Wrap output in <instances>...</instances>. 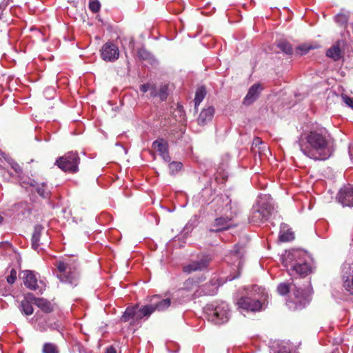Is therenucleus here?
Listing matches in <instances>:
<instances>
[{
    "label": "nucleus",
    "instance_id": "obj_1",
    "mask_svg": "<svg viewBox=\"0 0 353 353\" xmlns=\"http://www.w3.org/2000/svg\"><path fill=\"white\" fill-rule=\"evenodd\" d=\"M296 143L304 155L315 161L326 160L334 152V139L323 127L301 134Z\"/></svg>",
    "mask_w": 353,
    "mask_h": 353
},
{
    "label": "nucleus",
    "instance_id": "obj_2",
    "mask_svg": "<svg viewBox=\"0 0 353 353\" xmlns=\"http://www.w3.org/2000/svg\"><path fill=\"white\" fill-rule=\"evenodd\" d=\"M282 261L291 276H305L312 272V258L303 250L292 249L285 252Z\"/></svg>",
    "mask_w": 353,
    "mask_h": 353
},
{
    "label": "nucleus",
    "instance_id": "obj_3",
    "mask_svg": "<svg viewBox=\"0 0 353 353\" xmlns=\"http://www.w3.org/2000/svg\"><path fill=\"white\" fill-rule=\"evenodd\" d=\"M268 299L265 289L258 285L252 288L250 294L239 299V307L245 311L258 312L263 309Z\"/></svg>",
    "mask_w": 353,
    "mask_h": 353
},
{
    "label": "nucleus",
    "instance_id": "obj_4",
    "mask_svg": "<svg viewBox=\"0 0 353 353\" xmlns=\"http://www.w3.org/2000/svg\"><path fill=\"white\" fill-rule=\"evenodd\" d=\"M290 289L293 290L295 300L294 302H288L289 307H293L294 310H301L305 307L310 301L309 290L299 288L296 284L292 283L290 284L281 283L277 287L279 294L283 296L287 294Z\"/></svg>",
    "mask_w": 353,
    "mask_h": 353
},
{
    "label": "nucleus",
    "instance_id": "obj_5",
    "mask_svg": "<svg viewBox=\"0 0 353 353\" xmlns=\"http://www.w3.org/2000/svg\"><path fill=\"white\" fill-rule=\"evenodd\" d=\"M273 210L270 196L268 195L260 196L256 204L252 209L249 221L256 225L263 223L269 219Z\"/></svg>",
    "mask_w": 353,
    "mask_h": 353
},
{
    "label": "nucleus",
    "instance_id": "obj_6",
    "mask_svg": "<svg viewBox=\"0 0 353 353\" xmlns=\"http://www.w3.org/2000/svg\"><path fill=\"white\" fill-rule=\"evenodd\" d=\"M205 316L214 324L221 325L227 322L230 318L228 305L225 302H214L204 307Z\"/></svg>",
    "mask_w": 353,
    "mask_h": 353
},
{
    "label": "nucleus",
    "instance_id": "obj_7",
    "mask_svg": "<svg viewBox=\"0 0 353 353\" xmlns=\"http://www.w3.org/2000/svg\"><path fill=\"white\" fill-rule=\"evenodd\" d=\"M203 290H199V281L193 279H187L183 288L178 290L176 292L177 297H182L183 299L180 303L189 301L192 299H196L203 296V294H209L210 292H204Z\"/></svg>",
    "mask_w": 353,
    "mask_h": 353
},
{
    "label": "nucleus",
    "instance_id": "obj_8",
    "mask_svg": "<svg viewBox=\"0 0 353 353\" xmlns=\"http://www.w3.org/2000/svg\"><path fill=\"white\" fill-rule=\"evenodd\" d=\"M54 265L59 272L57 276L61 282L77 285V273L74 265L65 261H58Z\"/></svg>",
    "mask_w": 353,
    "mask_h": 353
},
{
    "label": "nucleus",
    "instance_id": "obj_9",
    "mask_svg": "<svg viewBox=\"0 0 353 353\" xmlns=\"http://www.w3.org/2000/svg\"><path fill=\"white\" fill-rule=\"evenodd\" d=\"M79 157L77 152H69L64 156L59 157L55 164L64 172H76L78 171Z\"/></svg>",
    "mask_w": 353,
    "mask_h": 353
},
{
    "label": "nucleus",
    "instance_id": "obj_10",
    "mask_svg": "<svg viewBox=\"0 0 353 353\" xmlns=\"http://www.w3.org/2000/svg\"><path fill=\"white\" fill-rule=\"evenodd\" d=\"M171 301L170 299H162L158 295L153 296L150 299V303L144 305L147 309V316H149L154 311H163L168 309L170 305Z\"/></svg>",
    "mask_w": 353,
    "mask_h": 353
},
{
    "label": "nucleus",
    "instance_id": "obj_11",
    "mask_svg": "<svg viewBox=\"0 0 353 353\" xmlns=\"http://www.w3.org/2000/svg\"><path fill=\"white\" fill-rule=\"evenodd\" d=\"M101 57L105 61L114 62L119 57V50L117 45L107 42L101 49Z\"/></svg>",
    "mask_w": 353,
    "mask_h": 353
},
{
    "label": "nucleus",
    "instance_id": "obj_12",
    "mask_svg": "<svg viewBox=\"0 0 353 353\" xmlns=\"http://www.w3.org/2000/svg\"><path fill=\"white\" fill-rule=\"evenodd\" d=\"M211 261L209 256H203L196 261H192L190 263L185 265L183 268L184 272L191 274L197 271H202L205 270Z\"/></svg>",
    "mask_w": 353,
    "mask_h": 353
},
{
    "label": "nucleus",
    "instance_id": "obj_13",
    "mask_svg": "<svg viewBox=\"0 0 353 353\" xmlns=\"http://www.w3.org/2000/svg\"><path fill=\"white\" fill-rule=\"evenodd\" d=\"M145 311L148 310L147 309H145L144 306L141 307H139L138 306L132 307H128L122 315L121 320L123 322H127L130 319L138 321L145 316H147Z\"/></svg>",
    "mask_w": 353,
    "mask_h": 353
},
{
    "label": "nucleus",
    "instance_id": "obj_14",
    "mask_svg": "<svg viewBox=\"0 0 353 353\" xmlns=\"http://www.w3.org/2000/svg\"><path fill=\"white\" fill-rule=\"evenodd\" d=\"M337 198L343 206H353V188L350 185L342 188Z\"/></svg>",
    "mask_w": 353,
    "mask_h": 353
},
{
    "label": "nucleus",
    "instance_id": "obj_15",
    "mask_svg": "<svg viewBox=\"0 0 353 353\" xmlns=\"http://www.w3.org/2000/svg\"><path fill=\"white\" fill-rule=\"evenodd\" d=\"M263 90L261 84L255 83L252 85L243 99V104L250 105L253 103L259 97V94Z\"/></svg>",
    "mask_w": 353,
    "mask_h": 353
},
{
    "label": "nucleus",
    "instance_id": "obj_16",
    "mask_svg": "<svg viewBox=\"0 0 353 353\" xmlns=\"http://www.w3.org/2000/svg\"><path fill=\"white\" fill-rule=\"evenodd\" d=\"M152 148L159 153L165 161L169 162L170 161L171 159L168 154V145L165 140L154 141L152 143Z\"/></svg>",
    "mask_w": 353,
    "mask_h": 353
},
{
    "label": "nucleus",
    "instance_id": "obj_17",
    "mask_svg": "<svg viewBox=\"0 0 353 353\" xmlns=\"http://www.w3.org/2000/svg\"><path fill=\"white\" fill-rule=\"evenodd\" d=\"M23 283L30 290H35L38 288L37 278L36 274L31 270L23 272Z\"/></svg>",
    "mask_w": 353,
    "mask_h": 353
},
{
    "label": "nucleus",
    "instance_id": "obj_18",
    "mask_svg": "<svg viewBox=\"0 0 353 353\" xmlns=\"http://www.w3.org/2000/svg\"><path fill=\"white\" fill-rule=\"evenodd\" d=\"M231 219L228 217H219L214 220V223L210 229V232H218L227 230L231 227Z\"/></svg>",
    "mask_w": 353,
    "mask_h": 353
},
{
    "label": "nucleus",
    "instance_id": "obj_19",
    "mask_svg": "<svg viewBox=\"0 0 353 353\" xmlns=\"http://www.w3.org/2000/svg\"><path fill=\"white\" fill-rule=\"evenodd\" d=\"M28 297L43 312L48 313L52 311V305L48 300L43 298H36L32 294H28Z\"/></svg>",
    "mask_w": 353,
    "mask_h": 353
},
{
    "label": "nucleus",
    "instance_id": "obj_20",
    "mask_svg": "<svg viewBox=\"0 0 353 353\" xmlns=\"http://www.w3.org/2000/svg\"><path fill=\"white\" fill-rule=\"evenodd\" d=\"M214 114V108L212 106H208V108L203 109L197 119L198 124L200 125H205L212 119Z\"/></svg>",
    "mask_w": 353,
    "mask_h": 353
},
{
    "label": "nucleus",
    "instance_id": "obj_21",
    "mask_svg": "<svg viewBox=\"0 0 353 353\" xmlns=\"http://www.w3.org/2000/svg\"><path fill=\"white\" fill-rule=\"evenodd\" d=\"M243 254V250L241 247L236 245L234 249L231 252V257L234 259V265H235L239 270L242 266V256Z\"/></svg>",
    "mask_w": 353,
    "mask_h": 353
},
{
    "label": "nucleus",
    "instance_id": "obj_22",
    "mask_svg": "<svg viewBox=\"0 0 353 353\" xmlns=\"http://www.w3.org/2000/svg\"><path fill=\"white\" fill-rule=\"evenodd\" d=\"M43 228L41 225H36L34 228V232L32 236V248L34 250H38L39 248V240Z\"/></svg>",
    "mask_w": 353,
    "mask_h": 353
},
{
    "label": "nucleus",
    "instance_id": "obj_23",
    "mask_svg": "<svg viewBox=\"0 0 353 353\" xmlns=\"http://www.w3.org/2000/svg\"><path fill=\"white\" fill-rule=\"evenodd\" d=\"M294 239V233L288 228V226L285 223H282L281 225V230L279 233V239L283 242H288Z\"/></svg>",
    "mask_w": 353,
    "mask_h": 353
},
{
    "label": "nucleus",
    "instance_id": "obj_24",
    "mask_svg": "<svg viewBox=\"0 0 353 353\" xmlns=\"http://www.w3.org/2000/svg\"><path fill=\"white\" fill-rule=\"evenodd\" d=\"M327 56L334 61H338L342 57V52L340 48V43L337 42L329 48L326 53Z\"/></svg>",
    "mask_w": 353,
    "mask_h": 353
},
{
    "label": "nucleus",
    "instance_id": "obj_25",
    "mask_svg": "<svg viewBox=\"0 0 353 353\" xmlns=\"http://www.w3.org/2000/svg\"><path fill=\"white\" fill-rule=\"evenodd\" d=\"M203 290L204 292H210L209 294H203V296H212L216 293L218 287L215 283L210 281L209 283H205L202 285H199V290Z\"/></svg>",
    "mask_w": 353,
    "mask_h": 353
},
{
    "label": "nucleus",
    "instance_id": "obj_26",
    "mask_svg": "<svg viewBox=\"0 0 353 353\" xmlns=\"http://www.w3.org/2000/svg\"><path fill=\"white\" fill-rule=\"evenodd\" d=\"M349 19L348 12L342 10L334 17L335 22L340 26L345 28Z\"/></svg>",
    "mask_w": 353,
    "mask_h": 353
},
{
    "label": "nucleus",
    "instance_id": "obj_27",
    "mask_svg": "<svg viewBox=\"0 0 353 353\" xmlns=\"http://www.w3.org/2000/svg\"><path fill=\"white\" fill-rule=\"evenodd\" d=\"M343 287L351 295H353V270L349 276H343Z\"/></svg>",
    "mask_w": 353,
    "mask_h": 353
},
{
    "label": "nucleus",
    "instance_id": "obj_28",
    "mask_svg": "<svg viewBox=\"0 0 353 353\" xmlns=\"http://www.w3.org/2000/svg\"><path fill=\"white\" fill-rule=\"evenodd\" d=\"M206 94L205 88L203 86H201L197 88L194 97L195 108L199 105L201 102L203 100Z\"/></svg>",
    "mask_w": 353,
    "mask_h": 353
},
{
    "label": "nucleus",
    "instance_id": "obj_29",
    "mask_svg": "<svg viewBox=\"0 0 353 353\" xmlns=\"http://www.w3.org/2000/svg\"><path fill=\"white\" fill-rule=\"evenodd\" d=\"M277 46L282 52L287 54H291L293 52L292 46L285 40L279 41Z\"/></svg>",
    "mask_w": 353,
    "mask_h": 353
},
{
    "label": "nucleus",
    "instance_id": "obj_30",
    "mask_svg": "<svg viewBox=\"0 0 353 353\" xmlns=\"http://www.w3.org/2000/svg\"><path fill=\"white\" fill-rule=\"evenodd\" d=\"M20 310L22 313L28 316L33 313L32 305L27 299H25L21 301L20 305Z\"/></svg>",
    "mask_w": 353,
    "mask_h": 353
},
{
    "label": "nucleus",
    "instance_id": "obj_31",
    "mask_svg": "<svg viewBox=\"0 0 353 353\" xmlns=\"http://www.w3.org/2000/svg\"><path fill=\"white\" fill-rule=\"evenodd\" d=\"M140 90L143 93H145L146 92L150 90V95L152 97L157 96V90H156V87H155L154 85H152V84H150V83L143 84V85H141L140 86Z\"/></svg>",
    "mask_w": 353,
    "mask_h": 353
},
{
    "label": "nucleus",
    "instance_id": "obj_32",
    "mask_svg": "<svg viewBox=\"0 0 353 353\" xmlns=\"http://www.w3.org/2000/svg\"><path fill=\"white\" fill-rule=\"evenodd\" d=\"M314 47L308 43H303L296 47V53L299 55L305 54L310 50L314 49Z\"/></svg>",
    "mask_w": 353,
    "mask_h": 353
},
{
    "label": "nucleus",
    "instance_id": "obj_33",
    "mask_svg": "<svg viewBox=\"0 0 353 353\" xmlns=\"http://www.w3.org/2000/svg\"><path fill=\"white\" fill-rule=\"evenodd\" d=\"M37 192L43 198H47L49 196L50 191L48 190L45 183L37 187Z\"/></svg>",
    "mask_w": 353,
    "mask_h": 353
},
{
    "label": "nucleus",
    "instance_id": "obj_34",
    "mask_svg": "<svg viewBox=\"0 0 353 353\" xmlns=\"http://www.w3.org/2000/svg\"><path fill=\"white\" fill-rule=\"evenodd\" d=\"M182 163L180 162L173 161L169 164V170L171 174H175L182 168Z\"/></svg>",
    "mask_w": 353,
    "mask_h": 353
},
{
    "label": "nucleus",
    "instance_id": "obj_35",
    "mask_svg": "<svg viewBox=\"0 0 353 353\" xmlns=\"http://www.w3.org/2000/svg\"><path fill=\"white\" fill-rule=\"evenodd\" d=\"M168 85H161L159 88V92L157 93V95L159 97L161 100H165L168 97Z\"/></svg>",
    "mask_w": 353,
    "mask_h": 353
},
{
    "label": "nucleus",
    "instance_id": "obj_36",
    "mask_svg": "<svg viewBox=\"0 0 353 353\" xmlns=\"http://www.w3.org/2000/svg\"><path fill=\"white\" fill-rule=\"evenodd\" d=\"M43 353H58L57 346L52 343H46L43 347Z\"/></svg>",
    "mask_w": 353,
    "mask_h": 353
},
{
    "label": "nucleus",
    "instance_id": "obj_37",
    "mask_svg": "<svg viewBox=\"0 0 353 353\" xmlns=\"http://www.w3.org/2000/svg\"><path fill=\"white\" fill-rule=\"evenodd\" d=\"M100 6V3L98 0L91 1L89 3V8L94 13L99 10Z\"/></svg>",
    "mask_w": 353,
    "mask_h": 353
},
{
    "label": "nucleus",
    "instance_id": "obj_38",
    "mask_svg": "<svg viewBox=\"0 0 353 353\" xmlns=\"http://www.w3.org/2000/svg\"><path fill=\"white\" fill-rule=\"evenodd\" d=\"M8 162L16 173L21 174L22 172L21 168L17 162L14 161L12 159H8Z\"/></svg>",
    "mask_w": 353,
    "mask_h": 353
},
{
    "label": "nucleus",
    "instance_id": "obj_39",
    "mask_svg": "<svg viewBox=\"0 0 353 353\" xmlns=\"http://www.w3.org/2000/svg\"><path fill=\"white\" fill-rule=\"evenodd\" d=\"M17 279V271L14 269H12L10 274L7 276V281L10 284H12Z\"/></svg>",
    "mask_w": 353,
    "mask_h": 353
},
{
    "label": "nucleus",
    "instance_id": "obj_40",
    "mask_svg": "<svg viewBox=\"0 0 353 353\" xmlns=\"http://www.w3.org/2000/svg\"><path fill=\"white\" fill-rule=\"evenodd\" d=\"M341 98L343 101L350 108L353 109V98H351L345 94H342Z\"/></svg>",
    "mask_w": 353,
    "mask_h": 353
},
{
    "label": "nucleus",
    "instance_id": "obj_41",
    "mask_svg": "<svg viewBox=\"0 0 353 353\" xmlns=\"http://www.w3.org/2000/svg\"><path fill=\"white\" fill-rule=\"evenodd\" d=\"M261 144H262V141L260 138L256 137L254 139V140L253 141V145H254L255 147H256L257 145H261Z\"/></svg>",
    "mask_w": 353,
    "mask_h": 353
},
{
    "label": "nucleus",
    "instance_id": "obj_42",
    "mask_svg": "<svg viewBox=\"0 0 353 353\" xmlns=\"http://www.w3.org/2000/svg\"><path fill=\"white\" fill-rule=\"evenodd\" d=\"M349 154H350V159L352 160L353 159V143L350 145Z\"/></svg>",
    "mask_w": 353,
    "mask_h": 353
},
{
    "label": "nucleus",
    "instance_id": "obj_43",
    "mask_svg": "<svg viewBox=\"0 0 353 353\" xmlns=\"http://www.w3.org/2000/svg\"><path fill=\"white\" fill-rule=\"evenodd\" d=\"M106 353H117V351L113 347H109L107 348Z\"/></svg>",
    "mask_w": 353,
    "mask_h": 353
},
{
    "label": "nucleus",
    "instance_id": "obj_44",
    "mask_svg": "<svg viewBox=\"0 0 353 353\" xmlns=\"http://www.w3.org/2000/svg\"><path fill=\"white\" fill-rule=\"evenodd\" d=\"M139 54L143 59L146 58V57L148 55V53L144 50L139 51Z\"/></svg>",
    "mask_w": 353,
    "mask_h": 353
},
{
    "label": "nucleus",
    "instance_id": "obj_45",
    "mask_svg": "<svg viewBox=\"0 0 353 353\" xmlns=\"http://www.w3.org/2000/svg\"><path fill=\"white\" fill-rule=\"evenodd\" d=\"M30 186H35L37 183L34 180L29 179L28 181L27 182Z\"/></svg>",
    "mask_w": 353,
    "mask_h": 353
},
{
    "label": "nucleus",
    "instance_id": "obj_46",
    "mask_svg": "<svg viewBox=\"0 0 353 353\" xmlns=\"http://www.w3.org/2000/svg\"><path fill=\"white\" fill-rule=\"evenodd\" d=\"M239 273L237 275H236V276H230L229 277V281H232L233 279L237 278L239 276Z\"/></svg>",
    "mask_w": 353,
    "mask_h": 353
},
{
    "label": "nucleus",
    "instance_id": "obj_47",
    "mask_svg": "<svg viewBox=\"0 0 353 353\" xmlns=\"http://www.w3.org/2000/svg\"><path fill=\"white\" fill-rule=\"evenodd\" d=\"M26 181H22V182H21V185H22V186H24V184H26Z\"/></svg>",
    "mask_w": 353,
    "mask_h": 353
},
{
    "label": "nucleus",
    "instance_id": "obj_48",
    "mask_svg": "<svg viewBox=\"0 0 353 353\" xmlns=\"http://www.w3.org/2000/svg\"><path fill=\"white\" fill-rule=\"evenodd\" d=\"M3 221V217L0 215V223H1Z\"/></svg>",
    "mask_w": 353,
    "mask_h": 353
}]
</instances>
